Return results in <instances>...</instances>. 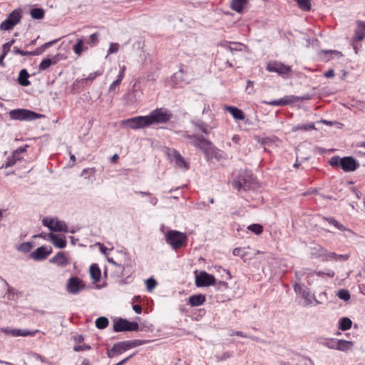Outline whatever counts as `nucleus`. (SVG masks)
<instances>
[{
	"label": "nucleus",
	"mask_w": 365,
	"mask_h": 365,
	"mask_svg": "<svg viewBox=\"0 0 365 365\" xmlns=\"http://www.w3.org/2000/svg\"><path fill=\"white\" fill-rule=\"evenodd\" d=\"M192 145L203 153L207 161L212 159L219 161L224 158L223 151L218 149L210 140H207L202 135L200 138H196Z\"/></svg>",
	"instance_id": "obj_1"
},
{
	"label": "nucleus",
	"mask_w": 365,
	"mask_h": 365,
	"mask_svg": "<svg viewBox=\"0 0 365 365\" xmlns=\"http://www.w3.org/2000/svg\"><path fill=\"white\" fill-rule=\"evenodd\" d=\"M148 341L138 339L118 342L113 344L110 349L108 350L107 355L109 358H113L116 355L122 354L130 349L145 344Z\"/></svg>",
	"instance_id": "obj_2"
},
{
	"label": "nucleus",
	"mask_w": 365,
	"mask_h": 365,
	"mask_svg": "<svg viewBox=\"0 0 365 365\" xmlns=\"http://www.w3.org/2000/svg\"><path fill=\"white\" fill-rule=\"evenodd\" d=\"M172 118L173 113L163 108H156L147 115L149 126L153 124L166 123Z\"/></svg>",
	"instance_id": "obj_3"
},
{
	"label": "nucleus",
	"mask_w": 365,
	"mask_h": 365,
	"mask_svg": "<svg viewBox=\"0 0 365 365\" xmlns=\"http://www.w3.org/2000/svg\"><path fill=\"white\" fill-rule=\"evenodd\" d=\"M166 242L169 244L173 249L178 250L185 246L187 237L185 233L177 230H170L166 235Z\"/></svg>",
	"instance_id": "obj_4"
},
{
	"label": "nucleus",
	"mask_w": 365,
	"mask_h": 365,
	"mask_svg": "<svg viewBox=\"0 0 365 365\" xmlns=\"http://www.w3.org/2000/svg\"><path fill=\"white\" fill-rule=\"evenodd\" d=\"M41 116V114L24 108L14 109L9 112V117L17 120H34Z\"/></svg>",
	"instance_id": "obj_5"
},
{
	"label": "nucleus",
	"mask_w": 365,
	"mask_h": 365,
	"mask_svg": "<svg viewBox=\"0 0 365 365\" xmlns=\"http://www.w3.org/2000/svg\"><path fill=\"white\" fill-rule=\"evenodd\" d=\"M21 18V9L20 8L14 9L7 16V18L1 23L0 29L2 31H9L12 29L20 22Z\"/></svg>",
	"instance_id": "obj_6"
},
{
	"label": "nucleus",
	"mask_w": 365,
	"mask_h": 365,
	"mask_svg": "<svg viewBox=\"0 0 365 365\" xmlns=\"http://www.w3.org/2000/svg\"><path fill=\"white\" fill-rule=\"evenodd\" d=\"M138 329L139 325L136 322H129L125 319L120 318L113 324V330L115 332L134 331Z\"/></svg>",
	"instance_id": "obj_7"
},
{
	"label": "nucleus",
	"mask_w": 365,
	"mask_h": 365,
	"mask_svg": "<svg viewBox=\"0 0 365 365\" xmlns=\"http://www.w3.org/2000/svg\"><path fill=\"white\" fill-rule=\"evenodd\" d=\"M121 125L133 130L149 127L147 115L136 116L123 120Z\"/></svg>",
	"instance_id": "obj_8"
},
{
	"label": "nucleus",
	"mask_w": 365,
	"mask_h": 365,
	"mask_svg": "<svg viewBox=\"0 0 365 365\" xmlns=\"http://www.w3.org/2000/svg\"><path fill=\"white\" fill-rule=\"evenodd\" d=\"M266 69L269 72H274L279 75H287L292 72L290 66L277 61H271L267 64Z\"/></svg>",
	"instance_id": "obj_9"
},
{
	"label": "nucleus",
	"mask_w": 365,
	"mask_h": 365,
	"mask_svg": "<svg viewBox=\"0 0 365 365\" xmlns=\"http://www.w3.org/2000/svg\"><path fill=\"white\" fill-rule=\"evenodd\" d=\"M215 278L212 274L202 271L195 276V284L197 287H204L215 284Z\"/></svg>",
	"instance_id": "obj_10"
},
{
	"label": "nucleus",
	"mask_w": 365,
	"mask_h": 365,
	"mask_svg": "<svg viewBox=\"0 0 365 365\" xmlns=\"http://www.w3.org/2000/svg\"><path fill=\"white\" fill-rule=\"evenodd\" d=\"M43 225L48 227L52 232H68V227L63 221L44 218L43 220Z\"/></svg>",
	"instance_id": "obj_11"
},
{
	"label": "nucleus",
	"mask_w": 365,
	"mask_h": 365,
	"mask_svg": "<svg viewBox=\"0 0 365 365\" xmlns=\"http://www.w3.org/2000/svg\"><path fill=\"white\" fill-rule=\"evenodd\" d=\"M85 288L83 282L77 277H72L68 280L67 291L70 294H77Z\"/></svg>",
	"instance_id": "obj_12"
},
{
	"label": "nucleus",
	"mask_w": 365,
	"mask_h": 365,
	"mask_svg": "<svg viewBox=\"0 0 365 365\" xmlns=\"http://www.w3.org/2000/svg\"><path fill=\"white\" fill-rule=\"evenodd\" d=\"M232 185L235 189L237 190H240L241 189L244 190H247L252 188V182L249 178V175L246 174V176H240L239 179L233 180L232 182Z\"/></svg>",
	"instance_id": "obj_13"
},
{
	"label": "nucleus",
	"mask_w": 365,
	"mask_h": 365,
	"mask_svg": "<svg viewBox=\"0 0 365 365\" xmlns=\"http://www.w3.org/2000/svg\"><path fill=\"white\" fill-rule=\"evenodd\" d=\"M340 167L344 172H353L359 167V163L351 156L343 157Z\"/></svg>",
	"instance_id": "obj_14"
},
{
	"label": "nucleus",
	"mask_w": 365,
	"mask_h": 365,
	"mask_svg": "<svg viewBox=\"0 0 365 365\" xmlns=\"http://www.w3.org/2000/svg\"><path fill=\"white\" fill-rule=\"evenodd\" d=\"M52 252V248L50 247L41 246L38 247L31 254V257L35 260L45 259Z\"/></svg>",
	"instance_id": "obj_15"
},
{
	"label": "nucleus",
	"mask_w": 365,
	"mask_h": 365,
	"mask_svg": "<svg viewBox=\"0 0 365 365\" xmlns=\"http://www.w3.org/2000/svg\"><path fill=\"white\" fill-rule=\"evenodd\" d=\"M48 237L52 244L58 248L62 249L66 246V240L65 236L48 233Z\"/></svg>",
	"instance_id": "obj_16"
},
{
	"label": "nucleus",
	"mask_w": 365,
	"mask_h": 365,
	"mask_svg": "<svg viewBox=\"0 0 365 365\" xmlns=\"http://www.w3.org/2000/svg\"><path fill=\"white\" fill-rule=\"evenodd\" d=\"M126 67L125 66L123 65L120 68V71L118 73V75L117 76L116 80H115L109 86L108 91L109 93H116V87L120 84L122 82L124 76H125V72Z\"/></svg>",
	"instance_id": "obj_17"
},
{
	"label": "nucleus",
	"mask_w": 365,
	"mask_h": 365,
	"mask_svg": "<svg viewBox=\"0 0 365 365\" xmlns=\"http://www.w3.org/2000/svg\"><path fill=\"white\" fill-rule=\"evenodd\" d=\"M49 261L51 263L56 264L60 267H65L69 264L68 258L63 252H58Z\"/></svg>",
	"instance_id": "obj_18"
},
{
	"label": "nucleus",
	"mask_w": 365,
	"mask_h": 365,
	"mask_svg": "<svg viewBox=\"0 0 365 365\" xmlns=\"http://www.w3.org/2000/svg\"><path fill=\"white\" fill-rule=\"evenodd\" d=\"M172 159L175 162V164L179 168H184L186 170L189 168L188 163L185 161L184 158L180 155V153L173 150L172 153Z\"/></svg>",
	"instance_id": "obj_19"
},
{
	"label": "nucleus",
	"mask_w": 365,
	"mask_h": 365,
	"mask_svg": "<svg viewBox=\"0 0 365 365\" xmlns=\"http://www.w3.org/2000/svg\"><path fill=\"white\" fill-rule=\"evenodd\" d=\"M365 38V22L358 21L355 30L354 39L362 41Z\"/></svg>",
	"instance_id": "obj_20"
},
{
	"label": "nucleus",
	"mask_w": 365,
	"mask_h": 365,
	"mask_svg": "<svg viewBox=\"0 0 365 365\" xmlns=\"http://www.w3.org/2000/svg\"><path fill=\"white\" fill-rule=\"evenodd\" d=\"M248 2L249 0H232L230 8L237 13H241Z\"/></svg>",
	"instance_id": "obj_21"
},
{
	"label": "nucleus",
	"mask_w": 365,
	"mask_h": 365,
	"mask_svg": "<svg viewBox=\"0 0 365 365\" xmlns=\"http://www.w3.org/2000/svg\"><path fill=\"white\" fill-rule=\"evenodd\" d=\"M225 110L230 113L235 120H243L245 118L244 113L239 108L234 106H225Z\"/></svg>",
	"instance_id": "obj_22"
},
{
	"label": "nucleus",
	"mask_w": 365,
	"mask_h": 365,
	"mask_svg": "<svg viewBox=\"0 0 365 365\" xmlns=\"http://www.w3.org/2000/svg\"><path fill=\"white\" fill-rule=\"evenodd\" d=\"M205 296L200 294H194L191 295L189 297V304L192 307H197L202 305L205 302Z\"/></svg>",
	"instance_id": "obj_23"
},
{
	"label": "nucleus",
	"mask_w": 365,
	"mask_h": 365,
	"mask_svg": "<svg viewBox=\"0 0 365 365\" xmlns=\"http://www.w3.org/2000/svg\"><path fill=\"white\" fill-rule=\"evenodd\" d=\"M90 274L93 282L96 283L100 281L101 277V271L97 264H92L90 267Z\"/></svg>",
	"instance_id": "obj_24"
},
{
	"label": "nucleus",
	"mask_w": 365,
	"mask_h": 365,
	"mask_svg": "<svg viewBox=\"0 0 365 365\" xmlns=\"http://www.w3.org/2000/svg\"><path fill=\"white\" fill-rule=\"evenodd\" d=\"M29 74L26 69L24 68L21 70L18 76V83L22 86H28L31 84L29 81Z\"/></svg>",
	"instance_id": "obj_25"
},
{
	"label": "nucleus",
	"mask_w": 365,
	"mask_h": 365,
	"mask_svg": "<svg viewBox=\"0 0 365 365\" xmlns=\"http://www.w3.org/2000/svg\"><path fill=\"white\" fill-rule=\"evenodd\" d=\"M58 59L56 56H53L51 58L43 59L38 66L39 71H44L48 68L51 65L56 64L58 62Z\"/></svg>",
	"instance_id": "obj_26"
},
{
	"label": "nucleus",
	"mask_w": 365,
	"mask_h": 365,
	"mask_svg": "<svg viewBox=\"0 0 365 365\" xmlns=\"http://www.w3.org/2000/svg\"><path fill=\"white\" fill-rule=\"evenodd\" d=\"M313 250L314 252H312V256L315 257H322L324 260H328V253L329 252L327 250L318 245L315 247Z\"/></svg>",
	"instance_id": "obj_27"
},
{
	"label": "nucleus",
	"mask_w": 365,
	"mask_h": 365,
	"mask_svg": "<svg viewBox=\"0 0 365 365\" xmlns=\"http://www.w3.org/2000/svg\"><path fill=\"white\" fill-rule=\"evenodd\" d=\"M352 345L353 344L350 341L339 339L336 342V349L342 351H346L351 348Z\"/></svg>",
	"instance_id": "obj_28"
},
{
	"label": "nucleus",
	"mask_w": 365,
	"mask_h": 365,
	"mask_svg": "<svg viewBox=\"0 0 365 365\" xmlns=\"http://www.w3.org/2000/svg\"><path fill=\"white\" fill-rule=\"evenodd\" d=\"M192 123L196 128L202 131L205 135H208L210 133L211 128L202 120L192 121Z\"/></svg>",
	"instance_id": "obj_29"
},
{
	"label": "nucleus",
	"mask_w": 365,
	"mask_h": 365,
	"mask_svg": "<svg viewBox=\"0 0 365 365\" xmlns=\"http://www.w3.org/2000/svg\"><path fill=\"white\" fill-rule=\"evenodd\" d=\"M264 103L265 104L269 105V106H286L289 103H292V101H290L289 99V97H286L285 98H282V99L275 100V101H264Z\"/></svg>",
	"instance_id": "obj_30"
},
{
	"label": "nucleus",
	"mask_w": 365,
	"mask_h": 365,
	"mask_svg": "<svg viewBox=\"0 0 365 365\" xmlns=\"http://www.w3.org/2000/svg\"><path fill=\"white\" fill-rule=\"evenodd\" d=\"M314 129H316L314 123H306V124H303V125H294L292 128L291 130L292 132H297L299 130L307 131V130H314Z\"/></svg>",
	"instance_id": "obj_31"
},
{
	"label": "nucleus",
	"mask_w": 365,
	"mask_h": 365,
	"mask_svg": "<svg viewBox=\"0 0 365 365\" xmlns=\"http://www.w3.org/2000/svg\"><path fill=\"white\" fill-rule=\"evenodd\" d=\"M352 322L348 317H343L339 320V328L342 331H346L351 327Z\"/></svg>",
	"instance_id": "obj_32"
},
{
	"label": "nucleus",
	"mask_w": 365,
	"mask_h": 365,
	"mask_svg": "<svg viewBox=\"0 0 365 365\" xmlns=\"http://www.w3.org/2000/svg\"><path fill=\"white\" fill-rule=\"evenodd\" d=\"M37 331H38L37 330L34 332H31V331H27V330L14 329H12V331L11 332V336H29V335L34 336L35 334V333Z\"/></svg>",
	"instance_id": "obj_33"
},
{
	"label": "nucleus",
	"mask_w": 365,
	"mask_h": 365,
	"mask_svg": "<svg viewBox=\"0 0 365 365\" xmlns=\"http://www.w3.org/2000/svg\"><path fill=\"white\" fill-rule=\"evenodd\" d=\"M109 321L106 317H100L96 320V326L98 329H103L108 327Z\"/></svg>",
	"instance_id": "obj_34"
},
{
	"label": "nucleus",
	"mask_w": 365,
	"mask_h": 365,
	"mask_svg": "<svg viewBox=\"0 0 365 365\" xmlns=\"http://www.w3.org/2000/svg\"><path fill=\"white\" fill-rule=\"evenodd\" d=\"M31 16L34 19H42L44 17V11L39 8L33 9L31 10Z\"/></svg>",
	"instance_id": "obj_35"
},
{
	"label": "nucleus",
	"mask_w": 365,
	"mask_h": 365,
	"mask_svg": "<svg viewBox=\"0 0 365 365\" xmlns=\"http://www.w3.org/2000/svg\"><path fill=\"white\" fill-rule=\"evenodd\" d=\"M349 258V255H338L335 252L328 253V259H332L336 261H346Z\"/></svg>",
	"instance_id": "obj_36"
},
{
	"label": "nucleus",
	"mask_w": 365,
	"mask_h": 365,
	"mask_svg": "<svg viewBox=\"0 0 365 365\" xmlns=\"http://www.w3.org/2000/svg\"><path fill=\"white\" fill-rule=\"evenodd\" d=\"M13 52L15 54H19L21 56H38L39 53L38 51H25L21 50L19 48L16 46L14 47Z\"/></svg>",
	"instance_id": "obj_37"
},
{
	"label": "nucleus",
	"mask_w": 365,
	"mask_h": 365,
	"mask_svg": "<svg viewBox=\"0 0 365 365\" xmlns=\"http://www.w3.org/2000/svg\"><path fill=\"white\" fill-rule=\"evenodd\" d=\"M299 7L304 11H309L311 9L310 0H294Z\"/></svg>",
	"instance_id": "obj_38"
},
{
	"label": "nucleus",
	"mask_w": 365,
	"mask_h": 365,
	"mask_svg": "<svg viewBox=\"0 0 365 365\" xmlns=\"http://www.w3.org/2000/svg\"><path fill=\"white\" fill-rule=\"evenodd\" d=\"M329 224L334 225V227H336L337 229H339V230H341V231H344L346 230L345 227L339 223L336 219H334V217H325L324 218Z\"/></svg>",
	"instance_id": "obj_39"
},
{
	"label": "nucleus",
	"mask_w": 365,
	"mask_h": 365,
	"mask_svg": "<svg viewBox=\"0 0 365 365\" xmlns=\"http://www.w3.org/2000/svg\"><path fill=\"white\" fill-rule=\"evenodd\" d=\"M247 229L256 235H259L263 231V227L259 224H252Z\"/></svg>",
	"instance_id": "obj_40"
},
{
	"label": "nucleus",
	"mask_w": 365,
	"mask_h": 365,
	"mask_svg": "<svg viewBox=\"0 0 365 365\" xmlns=\"http://www.w3.org/2000/svg\"><path fill=\"white\" fill-rule=\"evenodd\" d=\"M83 39L80 38L77 41V43L73 46L74 53L77 55H81L83 52Z\"/></svg>",
	"instance_id": "obj_41"
},
{
	"label": "nucleus",
	"mask_w": 365,
	"mask_h": 365,
	"mask_svg": "<svg viewBox=\"0 0 365 365\" xmlns=\"http://www.w3.org/2000/svg\"><path fill=\"white\" fill-rule=\"evenodd\" d=\"M337 297L342 300L348 301L350 299V294L347 289H340L337 292Z\"/></svg>",
	"instance_id": "obj_42"
},
{
	"label": "nucleus",
	"mask_w": 365,
	"mask_h": 365,
	"mask_svg": "<svg viewBox=\"0 0 365 365\" xmlns=\"http://www.w3.org/2000/svg\"><path fill=\"white\" fill-rule=\"evenodd\" d=\"M32 247H33L32 244L29 242H23V243L20 244L19 246L18 247V250L21 252L26 253V252H30V250L32 249Z\"/></svg>",
	"instance_id": "obj_43"
},
{
	"label": "nucleus",
	"mask_w": 365,
	"mask_h": 365,
	"mask_svg": "<svg viewBox=\"0 0 365 365\" xmlns=\"http://www.w3.org/2000/svg\"><path fill=\"white\" fill-rule=\"evenodd\" d=\"M102 75V72L101 71H96L94 73H90L89 76L87 77V78H82L79 81H78V83H85V82H87L88 81H93L97 76H99Z\"/></svg>",
	"instance_id": "obj_44"
},
{
	"label": "nucleus",
	"mask_w": 365,
	"mask_h": 365,
	"mask_svg": "<svg viewBox=\"0 0 365 365\" xmlns=\"http://www.w3.org/2000/svg\"><path fill=\"white\" fill-rule=\"evenodd\" d=\"M20 159V158L14 157L13 154L11 157L7 158L6 162L2 165V168H8L11 167L16 163V160Z\"/></svg>",
	"instance_id": "obj_45"
},
{
	"label": "nucleus",
	"mask_w": 365,
	"mask_h": 365,
	"mask_svg": "<svg viewBox=\"0 0 365 365\" xmlns=\"http://www.w3.org/2000/svg\"><path fill=\"white\" fill-rule=\"evenodd\" d=\"M182 137L185 139H188L192 140L191 143H194L195 141L196 138H200L202 135H190L187 131H183L182 132Z\"/></svg>",
	"instance_id": "obj_46"
},
{
	"label": "nucleus",
	"mask_w": 365,
	"mask_h": 365,
	"mask_svg": "<svg viewBox=\"0 0 365 365\" xmlns=\"http://www.w3.org/2000/svg\"><path fill=\"white\" fill-rule=\"evenodd\" d=\"M232 254L235 256H240L241 258L245 262V256L247 255L246 252H244L242 248L241 247H236L233 250Z\"/></svg>",
	"instance_id": "obj_47"
},
{
	"label": "nucleus",
	"mask_w": 365,
	"mask_h": 365,
	"mask_svg": "<svg viewBox=\"0 0 365 365\" xmlns=\"http://www.w3.org/2000/svg\"><path fill=\"white\" fill-rule=\"evenodd\" d=\"M341 158L339 156L335 155L332 157L329 160V164L332 167H339L341 165Z\"/></svg>",
	"instance_id": "obj_48"
},
{
	"label": "nucleus",
	"mask_w": 365,
	"mask_h": 365,
	"mask_svg": "<svg viewBox=\"0 0 365 365\" xmlns=\"http://www.w3.org/2000/svg\"><path fill=\"white\" fill-rule=\"evenodd\" d=\"M157 285V282L153 279L149 278L146 280V288L148 291H152Z\"/></svg>",
	"instance_id": "obj_49"
},
{
	"label": "nucleus",
	"mask_w": 365,
	"mask_h": 365,
	"mask_svg": "<svg viewBox=\"0 0 365 365\" xmlns=\"http://www.w3.org/2000/svg\"><path fill=\"white\" fill-rule=\"evenodd\" d=\"M14 42H15V40L12 39L11 41H9V42L4 43L2 46V50H3L2 53H4V55H6L9 53V51H10V48Z\"/></svg>",
	"instance_id": "obj_50"
},
{
	"label": "nucleus",
	"mask_w": 365,
	"mask_h": 365,
	"mask_svg": "<svg viewBox=\"0 0 365 365\" xmlns=\"http://www.w3.org/2000/svg\"><path fill=\"white\" fill-rule=\"evenodd\" d=\"M98 42V34L94 33L90 36L89 41L88 43L91 46H96Z\"/></svg>",
	"instance_id": "obj_51"
},
{
	"label": "nucleus",
	"mask_w": 365,
	"mask_h": 365,
	"mask_svg": "<svg viewBox=\"0 0 365 365\" xmlns=\"http://www.w3.org/2000/svg\"><path fill=\"white\" fill-rule=\"evenodd\" d=\"M91 349V346L88 344H82V345H76L73 347V350L75 351H82L86 350H90Z\"/></svg>",
	"instance_id": "obj_52"
},
{
	"label": "nucleus",
	"mask_w": 365,
	"mask_h": 365,
	"mask_svg": "<svg viewBox=\"0 0 365 365\" xmlns=\"http://www.w3.org/2000/svg\"><path fill=\"white\" fill-rule=\"evenodd\" d=\"M214 285L220 290H225L228 288V284L224 281H219L217 283L215 282Z\"/></svg>",
	"instance_id": "obj_53"
},
{
	"label": "nucleus",
	"mask_w": 365,
	"mask_h": 365,
	"mask_svg": "<svg viewBox=\"0 0 365 365\" xmlns=\"http://www.w3.org/2000/svg\"><path fill=\"white\" fill-rule=\"evenodd\" d=\"M28 148V145H26L24 146H21V147H19L16 150H15L14 152H13V154H14V157H17V158H19V155L24 152L26 151V148Z\"/></svg>",
	"instance_id": "obj_54"
},
{
	"label": "nucleus",
	"mask_w": 365,
	"mask_h": 365,
	"mask_svg": "<svg viewBox=\"0 0 365 365\" xmlns=\"http://www.w3.org/2000/svg\"><path fill=\"white\" fill-rule=\"evenodd\" d=\"M337 340L331 339L324 343V345L330 349H336Z\"/></svg>",
	"instance_id": "obj_55"
},
{
	"label": "nucleus",
	"mask_w": 365,
	"mask_h": 365,
	"mask_svg": "<svg viewBox=\"0 0 365 365\" xmlns=\"http://www.w3.org/2000/svg\"><path fill=\"white\" fill-rule=\"evenodd\" d=\"M293 287H294V289L295 292L299 293V294H302V292L303 291V289L306 288L303 284H299V283H295L293 285Z\"/></svg>",
	"instance_id": "obj_56"
},
{
	"label": "nucleus",
	"mask_w": 365,
	"mask_h": 365,
	"mask_svg": "<svg viewBox=\"0 0 365 365\" xmlns=\"http://www.w3.org/2000/svg\"><path fill=\"white\" fill-rule=\"evenodd\" d=\"M118 48H119V45L118 43H112L110 45L108 53H115L118 51Z\"/></svg>",
	"instance_id": "obj_57"
},
{
	"label": "nucleus",
	"mask_w": 365,
	"mask_h": 365,
	"mask_svg": "<svg viewBox=\"0 0 365 365\" xmlns=\"http://www.w3.org/2000/svg\"><path fill=\"white\" fill-rule=\"evenodd\" d=\"M253 88H254V82L248 80L247 82L246 91L248 92L249 94H250L251 93H252Z\"/></svg>",
	"instance_id": "obj_58"
},
{
	"label": "nucleus",
	"mask_w": 365,
	"mask_h": 365,
	"mask_svg": "<svg viewBox=\"0 0 365 365\" xmlns=\"http://www.w3.org/2000/svg\"><path fill=\"white\" fill-rule=\"evenodd\" d=\"M294 98L297 99V101H307L311 100L312 98V95L308 93L302 96L294 97Z\"/></svg>",
	"instance_id": "obj_59"
},
{
	"label": "nucleus",
	"mask_w": 365,
	"mask_h": 365,
	"mask_svg": "<svg viewBox=\"0 0 365 365\" xmlns=\"http://www.w3.org/2000/svg\"><path fill=\"white\" fill-rule=\"evenodd\" d=\"M231 356H232V354L230 353L229 351H226V352H224L221 356H217V359L219 361H223V360H225Z\"/></svg>",
	"instance_id": "obj_60"
},
{
	"label": "nucleus",
	"mask_w": 365,
	"mask_h": 365,
	"mask_svg": "<svg viewBox=\"0 0 365 365\" xmlns=\"http://www.w3.org/2000/svg\"><path fill=\"white\" fill-rule=\"evenodd\" d=\"M73 339L78 344L82 343L84 340V337L81 334L73 336Z\"/></svg>",
	"instance_id": "obj_61"
},
{
	"label": "nucleus",
	"mask_w": 365,
	"mask_h": 365,
	"mask_svg": "<svg viewBox=\"0 0 365 365\" xmlns=\"http://www.w3.org/2000/svg\"><path fill=\"white\" fill-rule=\"evenodd\" d=\"M135 354V353H133V354H130V356H128V357L123 359V360H121L120 361H119L118 363L114 364V365H124L130 359H131L134 355Z\"/></svg>",
	"instance_id": "obj_62"
},
{
	"label": "nucleus",
	"mask_w": 365,
	"mask_h": 365,
	"mask_svg": "<svg viewBox=\"0 0 365 365\" xmlns=\"http://www.w3.org/2000/svg\"><path fill=\"white\" fill-rule=\"evenodd\" d=\"M324 76L328 78H333L334 76V71L333 69H329L324 73Z\"/></svg>",
	"instance_id": "obj_63"
},
{
	"label": "nucleus",
	"mask_w": 365,
	"mask_h": 365,
	"mask_svg": "<svg viewBox=\"0 0 365 365\" xmlns=\"http://www.w3.org/2000/svg\"><path fill=\"white\" fill-rule=\"evenodd\" d=\"M302 295L304 299H308L310 295L309 289H307V287L304 289L303 291L302 292Z\"/></svg>",
	"instance_id": "obj_64"
}]
</instances>
